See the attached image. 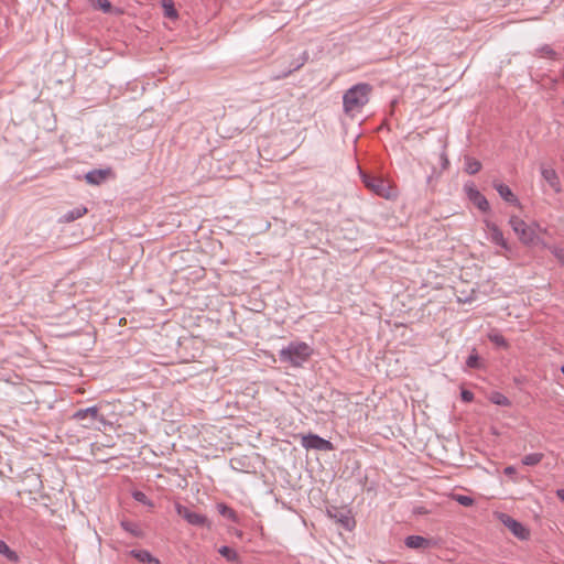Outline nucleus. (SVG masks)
<instances>
[{
    "label": "nucleus",
    "instance_id": "1",
    "mask_svg": "<svg viewBox=\"0 0 564 564\" xmlns=\"http://www.w3.org/2000/svg\"><path fill=\"white\" fill-rule=\"evenodd\" d=\"M370 93L371 86L366 83L356 84L350 87L343 96L344 112L351 118L360 113L369 101Z\"/></svg>",
    "mask_w": 564,
    "mask_h": 564
},
{
    "label": "nucleus",
    "instance_id": "2",
    "mask_svg": "<svg viewBox=\"0 0 564 564\" xmlns=\"http://www.w3.org/2000/svg\"><path fill=\"white\" fill-rule=\"evenodd\" d=\"M312 347L304 341H292L280 350L279 358L293 367H301L312 356Z\"/></svg>",
    "mask_w": 564,
    "mask_h": 564
},
{
    "label": "nucleus",
    "instance_id": "3",
    "mask_svg": "<svg viewBox=\"0 0 564 564\" xmlns=\"http://www.w3.org/2000/svg\"><path fill=\"white\" fill-rule=\"evenodd\" d=\"M509 224L521 242L524 245L535 243L538 236L535 229L532 226L525 224V221H523L518 216H511Z\"/></svg>",
    "mask_w": 564,
    "mask_h": 564
},
{
    "label": "nucleus",
    "instance_id": "4",
    "mask_svg": "<svg viewBox=\"0 0 564 564\" xmlns=\"http://www.w3.org/2000/svg\"><path fill=\"white\" fill-rule=\"evenodd\" d=\"M175 511L180 517H182L185 521H187V523L192 525L209 527V521L206 516L197 513L181 503H175Z\"/></svg>",
    "mask_w": 564,
    "mask_h": 564
},
{
    "label": "nucleus",
    "instance_id": "5",
    "mask_svg": "<svg viewBox=\"0 0 564 564\" xmlns=\"http://www.w3.org/2000/svg\"><path fill=\"white\" fill-rule=\"evenodd\" d=\"M362 182L367 188L372 191L375 194L389 198L390 196V186L387 181L380 177L371 176L368 174H362Z\"/></svg>",
    "mask_w": 564,
    "mask_h": 564
},
{
    "label": "nucleus",
    "instance_id": "6",
    "mask_svg": "<svg viewBox=\"0 0 564 564\" xmlns=\"http://www.w3.org/2000/svg\"><path fill=\"white\" fill-rule=\"evenodd\" d=\"M301 445L306 449H316L322 452H329L334 448L332 442L316 434L303 435L301 438Z\"/></svg>",
    "mask_w": 564,
    "mask_h": 564
},
{
    "label": "nucleus",
    "instance_id": "7",
    "mask_svg": "<svg viewBox=\"0 0 564 564\" xmlns=\"http://www.w3.org/2000/svg\"><path fill=\"white\" fill-rule=\"evenodd\" d=\"M499 520L518 539H520V540L529 539L530 531L521 522L517 521L516 519H513L512 517H510L506 513H500Z\"/></svg>",
    "mask_w": 564,
    "mask_h": 564
},
{
    "label": "nucleus",
    "instance_id": "8",
    "mask_svg": "<svg viewBox=\"0 0 564 564\" xmlns=\"http://www.w3.org/2000/svg\"><path fill=\"white\" fill-rule=\"evenodd\" d=\"M464 191L469 200L481 212L486 213L489 210L490 206L487 198L475 187L473 182L465 183Z\"/></svg>",
    "mask_w": 564,
    "mask_h": 564
},
{
    "label": "nucleus",
    "instance_id": "9",
    "mask_svg": "<svg viewBox=\"0 0 564 564\" xmlns=\"http://www.w3.org/2000/svg\"><path fill=\"white\" fill-rule=\"evenodd\" d=\"M73 419L77 421L89 420L88 424H84L85 427H90L95 421H105L104 416L99 414V408L96 405L77 410L73 414Z\"/></svg>",
    "mask_w": 564,
    "mask_h": 564
},
{
    "label": "nucleus",
    "instance_id": "10",
    "mask_svg": "<svg viewBox=\"0 0 564 564\" xmlns=\"http://www.w3.org/2000/svg\"><path fill=\"white\" fill-rule=\"evenodd\" d=\"M328 516L348 531H351L356 525V521L350 516L349 510L333 508L328 510Z\"/></svg>",
    "mask_w": 564,
    "mask_h": 564
},
{
    "label": "nucleus",
    "instance_id": "11",
    "mask_svg": "<svg viewBox=\"0 0 564 564\" xmlns=\"http://www.w3.org/2000/svg\"><path fill=\"white\" fill-rule=\"evenodd\" d=\"M486 227L489 232V239L491 240L492 243L500 246L505 250H510V247L507 240L505 239L502 231L496 224L486 221Z\"/></svg>",
    "mask_w": 564,
    "mask_h": 564
},
{
    "label": "nucleus",
    "instance_id": "12",
    "mask_svg": "<svg viewBox=\"0 0 564 564\" xmlns=\"http://www.w3.org/2000/svg\"><path fill=\"white\" fill-rule=\"evenodd\" d=\"M541 174L555 193H560L562 191L561 182L555 170L542 166Z\"/></svg>",
    "mask_w": 564,
    "mask_h": 564
},
{
    "label": "nucleus",
    "instance_id": "13",
    "mask_svg": "<svg viewBox=\"0 0 564 564\" xmlns=\"http://www.w3.org/2000/svg\"><path fill=\"white\" fill-rule=\"evenodd\" d=\"M494 188L498 192L500 197L507 203L519 205V199L517 198V196L513 194L509 186L499 182H494Z\"/></svg>",
    "mask_w": 564,
    "mask_h": 564
},
{
    "label": "nucleus",
    "instance_id": "14",
    "mask_svg": "<svg viewBox=\"0 0 564 564\" xmlns=\"http://www.w3.org/2000/svg\"><path fill=\"white\" fill-rule=\"evenodd\" d=\"M404 544L410 549H427L432 545V542L421 535H409L405 538Z\"/></svg>",
    "mask_w": 564,
    "mask_h": 564
},
{
    "label": "nucleus",
    "instance_id": "15",
    "mask_svg": "<svg viewBox=\"0 0 564 564\" xmlns=\"http://www.w3.org/2000/svg\"><path fill=\"white\" fill-rule=\"evenodd\" d=\"M110 174V170H93L85 176L87 183L93 185H99Z\"/></svg>",
    "mask_w": 564,
    "mask_h": 564
},
{
    "label": "nucleus",
    "instance_id": "16",
    "mask_svg": "<svg viewBox=\"0 0 564 564\" xmlns=\"http://www.w3.org/2000/svg\"><path fill=\"white\" fill-rule=\"evenodd\" d=\"M306 61H307V53H306V52H304V53H303V56H302V58H301V61H300V62L292 63V64L290 65V68H289L286 72H283V73L278 74V75H273V76H272V79H273V80H280V79H283V78L288 77V76H289V75H291L293 72H295V70H297V69H300V68H301V67L306 63Z\"/></svg>",
    "mask_w": 564,
    "mask_h": 564
},
{
    "label": "nucleus",
    "instance_id": "17",
    "mask_svg": "<svg viewBox=\"0 0 564 564\" xmlns=\"http://www.w3.org/2000/svg\"><path fill=\"white\" fill-rule=\"evenodd\" d=\"M130 554L142 563L160 564V561L153 557L152 554L147 550H132Z\"/></svg>",
    "mask_w": 564,
    "mask_h": 564
},
{
    "label": "nucleus",
    "instance_id": "18",
    "mask_svg": "<svg viewBox=\"0 0 564 564\" xmlns=\"http://www.w3.org/2000/svg\"><path fill=\"white\" fill-rule=\"evenodd\" d=\"M87 213V208L84 206L75 207L72 210L65 213L62 217V221L72 223L80 217H83Z\"/></svg>",
    "mask_w": 564,
    "mask_h": 564
},
{
    "label": "nucleus",
    "instance_id": "19",
    "mask_svg": "<svg viewBox=\"0 0 564 564\" xmlns=\"http://www.w3.org/2000/svg\"><path fill=\"white\" fill-rule=\"evenodd\" d=\"M481 169V163L471 158V156H465V172L469 175H474L478 173Z\"/></svg>",
    "mask_w": 564,
    "mask_h": 564
},
{
    "label": "nucleus",
    "instance_id": "20",
    "mask_svg": "<svg viewBox=\"0 0 564 564\" xmlns=\"http://www.w3.org/2000/svg\"><path fill=\"white\" fill-rule=\"evenodd\" d=\"M488 339L492 344H495L497 347H500L503 349L509 348V344H508L507 339L496 330H492L488 334Z\"/></svg>",
    "mask_w": 564,
    "mask_h": 564
},
{
    "label": "nucleus",
    "instance_id": "21",
    "mask_svg": "<svg viewBox=\"0 0 564 564\" xmlns=\"http://www.w3.org/2000/svg\"><path fill=\"white\" fill-rule=\"evenodd\" d=\"M217 510L223 517H225L234 522H238V516H237L236 511L234 509H231L230 507H228L227 505L218 503Z\"/></svg>",
    "mask_w": 564,
    "mask_h": 564
},
{
    "label": "nucleus",
    "instance_id": "22",
    "mask_svg": "<svg viewBox=\"0 0 564 564\" xmlns=\"http://www.w3.org/2000/svg\"><path fill=\"white\" fill-rule=\"evenodd\" d=\"M0 554L6 556L11 562H18L19 561L18 554L14 551H12L9 547V545L4 541H2V540H0Z\"/></svg>",
    "mask_w": 564,
    "mask_h": 564
},
{
    "label": "nucleus",
    "instance_id": "23",
    "mask_svg": "<svg viewBox=\"0 0 564 564\" xmlns=\"http://www.w3.org/2000/svg\"><path fill=\"white\" fill-rule=\"evenodd\" d=\"M543 459L542 453H531L522 458V464L525 466H535Z\"/></svg>",
    "mask_w": 564,
    "mask_h": 564
},
{
    "label": "nucleus",
    "instance_id": "24",
    "mask_svg": "<svg viewBox=\"0 0 564 564\" xmlns=\"http://www.w3.org/2000/svg\"><path fill=\"white\" fill-rule=\"evenodd\" d=\"M218 552L221 556H224L229 562H236L239 558L238 553L235 550H232L231 547L226 546V545L219 547Z\"/></svg>",
    "mask_w": 564,
    "mask_h": 564
},
{
    "label": "nucleus",
    "instance_id": "25",
    "mask_svg": "<svg viewBox=\"0 0 564 564\" xmlns=\"http://www.w3.org/2000/svg\"><path fill=\"white\" fill-rule=\"evenodd\" d=\"M490 401L500 406H510L511 401L500 392H494L490 397Z\"/></svg>",
    "mask_w": 564,
    "mask_h": 564
},
{
    "label": "nucleus",
    "instance_id": "26",
    "mask_svg": "<svg viewBox=\"0 0 564 564\" xmlns=\"http://www.w3.org/2000/svg\"><path fill=\"white\" fill-rule=\"evenodd\" d=\"M536 54L541 57H546V58H551V59L556 57V52L547 44L538 48Z\"/></svg>",
    "mask_w": 564,
    "mask_h": 564
},
{
    "label": "nucleus",
    "instance_id": "27",
    "mask_svg": "<svg viewBox=\"0 0 564 564\" xmlns=\"http://www.w3.org/2000/svg\"><path fill=\"white\" fill-rule=\"evenodd\" d=\"M466 366L471 369H477L480 367L479 356L474 349L473 352L468 356L466 360Z\"/></svg>",
    "mask_w": 564,
    "mask_h": 564
},
{
    "label": "nucleus",
    "instance_id": "28",
    "mask_svg": "<svg viewBox=\"0 0 564 564\" xmlns=\"http://www.w3.org/2000/svg\"><path fill=\"white\" fill-rule=\"evenodd\" d=\"M163 8L165 10V15L169 17V18H176L177 17V12L174 8V4L171 0H164L163 2Z\"/></svg>",
    "mask_w": 564,
    "mask_h": 564
},
{
    "label": "nucleus",
    "instance_id": "29",
    "mask_svg": "<svg viewBox=\"0 0 564 564\" xmlns=\"http://www.w3.org/2000/svg\"><path fill=\"white\" fill-rule=\"evenodd\" d=\"M454 499L464 507H470L474 503V499L469 496L456 495Z\"/></svg>",
    "mask_w": 564,
    "mask_h": 564
},
{
    "label": "nucleus",
    "instance_id": "30",
    "mask_svg": "<svg viewBox=\"0 0 564 564\" xmlns=\"http://www.w3.org/2000/svg\"><path fill=\"white\" fill-rule=\"evenodd\" d=\"M95 7L106 13L111 10V3L108 0H96Z\"/></svg>",
    "mask_w": 564,
    "mask_h": 564
},
{
    "label": "nucleus",
    "instance_id": "31",
    "mask_svg": "<svg viewBox=\"0 0 564 564\" xmlns=\"http://www.w3.org/2000/svg\"><path fill=\"white\" fill-rule=\"evenodd\" d=\"M132 497H133V498H134V500H135V501H138V502H141V503H143V505H151V503H150V501H149V499H148V497H147V495H145L144 492H142V491H134V492L132 494Z\"/></svg>",
    "mask_w": 564,
    "mask_h": 564
},
{
    "label": "nucleus",
    "instance_id": "32",
    "mask_svg": "<svg viewBox=\"0 0 564 564\" xmlns=\"http://www.w3.org/2000/svg\"><path fill=\"white\" fill-rule=\"evenodd\" d=\"M553 254L557 259V261L564 267V249L563 248H554Z\"/></svg>",
    "mask_w": 564,
    "mask_h": 564
},
{
    "label": "nucleus",
    "instance_id": "33",
    "mask_svg": "<svg viewBox=\"0 0 564 564\" xmlns=\"http://www.w3.org/2000/svg\"><path fill=\"white\" fill-rule=\"evenodd\" d=\"M460 397L465 402H471L474 400V393L469 390H462Z\"/></svg>",
    "mask_w": 564,
    "mask_h": 564
},
{
    "label": "nucleus",
    "instance_id": "34",
    "mask_svg": "<svg viewBox=\"0 0 564 564\" xmlns=\"http://www.w3.org/2000/svg\"><path fill=\"white\" fill-rule=\"evenodd\" d=\"M230 466L236 470H242L243 464L241 458H231Z\"/></svg>",
    "mask_w": 564,
    "mask_h": 564
},
{
    "label": "nucleus",
    "instance_id": "35",
    "mask_svg": "<svg viewBox=\"0 0 564 564\" xmlns=\"http://www.w3.org/2000/svg\"><path fill=\"white\" fill-rule=\"evenodd\" d=\"M503 473H505V475L512 477V476H514L517 474V469L513 466H507L503 469Z\"/></svg>",
    "mask_w": 564,
    "mask_h": 564
},
{
    "label": "nucleus",
    "instance_id": "36",
    "mask_svg": "<svg viewBox=\"0 0 564 564\" xmlns=\"http://www.w3.org/2000/svg\"><path fill=\"white\" fill-rule=\"evenodd\" d=\"M556 496L560 500L564 501V489H557Z\"/></svg>",
    "mask_w": 564,
    "mask_h": 564
},
{
    "label": "nucleus",
    "instance_id": "37",
    "mask_svg": "<svg viewBox=\"0 0 564 564\" xmlns=\"http://www.w3.org/2000/svg\"><path fill=\"white\" fill-rule=\"evenodd\" d=\"M121 525L123 527L124 530L132 531L131 524L129 522H122Z\"/></svg>",
    "mask_w": 564,
    "mask_h": 564
},
{
    "label": "nucleus",
    "instance_id": "38",
    "mask_svg": "<svg viewBox=\"0 0 564 564\" xmlns=\"http://www.w3.org/2000/svg\"><path fill=\"white\" fill-rule=\"evenodd\" d=\"M442 160H443V166L446 167L448 164V160L445 154L442 155Z\"/></svg>",
    "mask_w": 564,
    "mask_h": 564
},
{
    "label": "nucleus",
    "instance_id": "39",
    "mask_svg": "<svg viewBox=\"0 0 564 564\" xmlns=\"http://www.w3.org/2000/svg\"><path fill=\"white\" fill-rule=\"evenodd\" d=\"M561 371L564 373V366L561 367Z\"/></svg>",
    "mask_w": 564,
    "mask_h": 564
}]
</instances>
